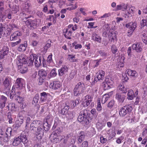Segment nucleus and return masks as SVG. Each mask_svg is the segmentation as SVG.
<instances>
[{
    "label": "nucleus",
    "instance_id": "nucleus-1",
    "mask_svg": "<svg viewBox=\"0 0 147 147\" xmlns=\"http://www.w3.org/2000/svg\"><path fill=\"white\" fill-rule=\"evenodd\" d=\"M42 127H45L42 125L41 121L39 120L34 121L30 125V128L33 130H36L37 128V136L40 137V138L44 135Z\"/></svg>",
    "mask_w": 147,
    "mask_h": 147
},
{
    "label": "nucleus",
    "instance_id": "nucleus-2",
    "mask_svg": "<svg viewBox=\"0 0 147 147\" xmlns=\"http://www.w3.org/2000/svg\"><path fill=\"white\" fill-rule=\"evenodd\" d=\"M34 61L35 66L37 67H39L42 65L41 57L37 56L36 54H32L30 56V59L28 62V66L32 65Z\"/></svg>",
    "mask_w": 147,
    "mask_h": 147
},
{
    "label": "nucleus",
    "instance_id": "nucleus-3",
    "mask_svg": "<svg viewBox=\"0 0 147 147\" xmlns=\"http://www.w3.org/2000/svg\"><path fill=\"white\" fill-rule=\"evenodd\" d=\"M18 60L20 64L18 65V68L20 72L22 74L25 73L28 70L26 59L22 56H19Z\"/></svg>",
    "mask_w": 147,
    "mask_h": 147
},
{
    "label": "nucleus",
    "instance_id": "nucleus-4",
    "mask_svg": "<svg viewBox=\"0 0 147 147\" xmlns=\"http://www.w3.org/2000/svg\"><path fill=\"white\" fill-rule=\"evenodd\" d=\"M132 110L131 106L130 105H126L122 107L119 111V114L121 117H124L126 115L131 112Z\"/></svg>",
    "mask_w": 147,
    "mask_h": 147
},
{
    "label": "nucleus",
    "instance_id": "nucleus-5",
    "mask_svg": "<svg viewBox=\"0 0 147 147\" xmlns=\"http://www.w3.org/2000/svg\"><path fill=\"white\" fill-rule=\"evenodd\" d=\"M25 23L29 28L32 30L36 28L38 25L36 19L33 20L28 19L25 21Z\"/></svg>",
    "mask_w": 147,
    "mask_h": 147
},
{
    "label": "nucleus",
    "instance_id": "nucleus-6",
    "mask_svg": "<svg viewBox=\"0 0 147 147\" xmlns=\"http://www.w3.org/2000/svg\"><path fill=\"white\" fill-rule=\"evenodd\" d=\"M49 87L55 90H60L61 88L62 83L59 81L54 80L50 83Z\"/></svg>",
    "mask_w": 147,
    "mask_h": 147
},
{
    "label": "nucleus",
    "instance_id": "nucleus-7",
    "mask_svg": "<svg viewBox=\"0 0 147 147\" xmlns=\"http://www.w3.org/2000/svg\"><path fill=\"white\" fill-rule=\"evenodd\" d=\"M87 110H84L80 112V114L79 115L78 118V121L80 122H87L88 114L86 113Z\"/></svg>",
    "mask_w": 147,
    "mask_h": 147
},
{
    "label": "nucleus",
    "instance_id": "nucleus-8",
    "mask_svg": "<svg viewBox=\"0 0 147 147\" xmlns=\"http://www.w3.org/2000/svg\"><path fill=\"white\" fill-rule=\"evenodd\" d=\"M10 34L7 28H6L4 25L2 23H0V38L4 36H7Z\"/></svg>",
    "mask_w": 147,
    "mask_h": 147
},
{
    "label": "nucleus",
    "instance_id": "nucleus-9",
    "mask_svg": "<svg viewBox=\"0 0 147 147\" xmlns=\"http://www.w3.org/2000/svg\"><path fill=\"white\" fill-rule=\"evenodd\" d=\"M93 97L90 95H87L85 97L84 101L83 102L82 105L84 107H86L89 105L92 100Z\"/></svg>",
    "mask_w": 147,
    "mask_h": 147
},
{
    "label": "nucleus",
    "instance_id": "nucleus-10",
    "mask_svg": "<svg viewBox=\"0 0 147 147\" xmlns=\"http://www.w3.org/2000/svg\"><path fill=\"white\" fill-rule=\"evenodd\" d=\"M11 84V78L10 77L7 76L5 77L3 82V84L5 88L9 90Z\"/></svg>",
    "mask_w": 147,
    "mask_h": 147
},
{
    "label": "nucleus",
    "instance_id": "nucleus-11",
    "mask_svg": "<svg viewBox=\"0 0 147 147\" xmlns=\"http://www.w3.org/2000/svg\"><path fill=\"white\" fill-rule=\"evenodd\" d=\"M79 99H76L73 100L71 101L70 102L69 105H66L65 106L63 109H65L66 110H68L70 108H74V107L79 103Z\"/></svg>",
    "mask_w": 147,
    "mask_h": 147
},
{
    "label": "nucleus",
    "instance_id": "nucleus-12",
    "mask_svg": "<svg viewBox=\"0 0 147 147\" xmlns=\"http://www.w3.org/2000/svg\"><path fill=\"white\" fill-rule=\"evenodd\" d=\"M22 35L21 33L18 31H16L12 34L10 37L11 41H14L19 39L20 37Z\"/></svg>",
    "mask_w": 147,
    "mask_h": 147
},
{
    "label": "nucleus",
    "instance_id": "nucleus-13",
    "mask_svg": "<svg viewBox=\"0 0 147 147\" xmlns=\"http://www.w3.org/2000/svg\"><path fill=\"white\" fill-rule=\"evenodd\" d=\"M25 81L23 79L21 78H18L15 83V86L17 88H20L24 86L25 85Z\"/></svg>",
    "mask_w": 147,
    "mask_h": 147
},
{
    "label": "nucleus",
    "instance_id": "nucleus-14",
    "mask_svg": "<svg viewBox=\"0 0 147 147\" xmlns=\"http://www.w3.org/2000/svg\"><path fill=\"white\" fill-rule=\"evenodd\" d=\"M7 100V98L4 95H0V108L3 109Z\"/></svg>",
    "mask_w": 147,
    "mask_h": 147
},
{
    "label": "nucleus",
    "instance_id": "nucleus-15",
    "mask_svg": "<svg viewBox=\"0 0 147 147\" xmlns=\"http://www.w3.org/2000/svg\"><path fill=\"white\" fill-rule=\"evenodd\" d=\"M107 34L109 36V41L114 42V40H117L116 34L114 31L111 32L109 31L108 33H107V32H106L105 34L106 35Z\"/></svg>",
    "mask_w": 147,
    "mask_h": 147
},
{
    "label": "nucleus",
    "instance_id": "nucleus-16",
    "mask_svg": "<svg viewBox=\"0 0 147 147\" xmlns=\"http://www.w3.org/2000/svg\"><path fill=\"white\" fill-rule=\"evenodd\" d=\"M9 53V48L6 47H5L3 49L0 51V59H3L4 56L8 55Z\"/></svg>",
    "mask_w": 147,
    "mask_h": 147
},
{
    "label": "nucleus",
    "instance_id": "nucleus-17",
    "mask_svg": "<svg viewBox=\"0 0 147 147\" xmlns=\"http://www.w3.org/2000/svg\"><path fill=\"white\" fill-rule=\"evenodd\" d=\"M125 96L122 93H117L116 95V99L120 103H123L125 100Z\"/></svg>",
    "mask_w": 147,
    "mask_h": 147
},
{
    "label": "nucleus",
    "instance_id": "nucleus-18",
    "mask_svg": "<svg viewBox=\"0 0 147 147\" xmlns=\"http://www.w3.org/2000/svg\"><path fill=\"white\" fill-rule=\"evenodd\" d=\"M92 40L99 43L101 42L102 38L101 36L96 33L92 34Z\"/></svg>",
    "mask_w": 147,
    "mask_h": 147
},
{
    "label": "nucleus",
    "instance_id": "nucleus-19",
    "mask_svg": "<svg viewBox=\"0 0 147 147\" xmlns=\"http://www.w3.org/2000/svg\"><path fill=\"white\" fill-rule=\"evenodd\" d=\"M132 47L133 49L135 50L137 52L140 53L142 50V48L139 43L137 42L134 44L132 45Z\"/></svg>",
    "mask_w": 147,
    "mask_h": 147
},
{
    "label": "nucleus",
    "instance_id": "nucleus-20",
    "mask_svg": "<svg viewBox=\"0 0 147 147\" xmlns=\"http://www.w3.org/2000/svg\"><path fill=\"white\" fill-rule=\"evenodd\" d=\"M63 34L65 37L69 39H71V35L72 32L70 30H69L68 28L65 29L63 31Z\"/></svg>",
    "mask_w": 147,
    "mask_h": 147
},
{
    "label": "nucleus",
    "instance_id": "nucleus-21",
    "mask_svg": "<svg viewBox=\"0 0 147 147\" xmlns=\"http://www.w3.org/2000/svg\"><path fill=\"white\" fill-rule=\"evenodd\" d=\"M126 73L131 77H136L137 76L138 74L135 70L128 69L126 70Z\"/></svg>",
    "mask_w": 147,
    "mask_h": 147
},
{
    "label": "nucleus",
    "instance_id": "nucleus-22",
    "mask_svg": "<svg viewBox=\"0 0 147 147\" xmlns=\"http://www.w3.org/2000/svg\"><path fill=\"white\" fill-rule=\"evenodd\" d=\"M129 8L128 12L126 13V15L127 16V17H130L132 16V14L134 13L135 10L134 7L132 5L128 6L127 8Z\"/></svg>",
    "mask_w": 147,
    "mask_h": 147
},
{
    "label": "nucleus",
    "instance_id": "nucleus-23",
    "mask_svg": "<svg viewBox=\"0 0 147 147\" xmlns=\"http://www.w3.org/2000/svg\"><path fill=\"white\" fill-rule=\"evenodd\" d=\"M105 72L102 70H99L96 74L98 80H102L104 79Z\"/></svg>",
    "mask_w": 147,
    "mask_h": 147
},
{
    "label": "nucleus",
    "instance_id": "nucleus-24",
    "mask_svg": "<svg viewBox=\"0 0 147 147\" xmlns=\"http://www.w3.org/2000/svg\"><path fill=\"white\" fill-rule=\"evenodd\" d=\"M68 70V67L66 66H64L58 70L59 75V76H62L65 73L67 72Z\"/></svg>",
    "mask_w": 147,
    "mask_h": 147
},
{
    "label": "nucleus",
    "instance_id": "nucleus-25",
    "mask_svg": "<svg viewBox=\"0 0 147 147\" xmlns=\"http://www.w3.org/2000/svg\"><path fill=\"white\" fill-rule=\"evenodd\" d=\"M125 27L127 28L129 30H131L134 31L136 27V23H129L126 24Z\"/></svg>",
    "mask_w": 147,
    "mask_h": 147
},
{
    "label": "nucleus",
    "instance_id": "nucleus-26",
    "mask_svg": "<svg viewBox=\"0 0 147 147\" xmlns=\"http://www.w3.org/2000/svg\"><path fill=\"white\" fill-rule=\"evenodd\" d=\"M31 7V4L28 1L25 2V5L23 7L24 11L27 12H30V9Z\"/></svg>",
    "mask_w": 147,
    "mask_h": 147
},
{
    "label": "nucleus",
    "instance_id": "nucleus-27",
    "mask_svg": "<svg viewBox=\"0 0 147 147\" xmlns=\"http://www.w3.org/2000/svg\"><path fill=\"white\" fill-rule=\"evenodd\" d=\"M27 46V42L25 41L23 44H21L20 45L18 48V50L20 52L24 51L26 50Z\"/></svg>",
    "mask_w": 147,
    "mask_h": 147
},
{
    "label": "nucleus",
    "instance_id": "nucleus-28",
    "mask_svg": "<svg viewBox=\"0 0 147 147\" xmlns=\"http://www.w3.org/2000/svg\"><path fill=\"white\" fill-rule=\"evenodd\" d=\"M48 94H49L48 93L47 94L46 92H45L41 93L40 94V101L42 102H46L47 100Z\"/></svg>",
    "mask_w": 147,
    "mask_h": 147
},
{
    "label": "nucleus",
    "instance_id": "nucleus-29",
    "mask_svg": "<svg viewBox=\"0 0 147 147\" xmlns=\"http://www.w3.org/2000/svg\"><path fill=\"white\" fill-rule=\"evenodd\" d=\"M38 75L40 77L45 78L47 75V71L45 70L42 69L38 71Z\"/></svg>",
    "mask_w": 147,
    "mask_h": 147
},
{
    "label": "nucleus",
    "instance_id": "nucleus-30",
    "mask_svg": "<svg viewBox=\"0 0 147 147\" xmlns=\"http://www.w3.org/2000/svg\"><path fill=\"white\" fill-rule=\"evenodd\" d=\"M127 95L128 96L127 99L129 100H132L134 97H135V96H134L133 91L132 90H128Z\"/></svg>",
    "mask_w": 147,
    "mask_h": 147
},
{
    "label": "nucleus",
    "instance_id": "nucleus-31",
    "mask_svg": "<svg viewBox=\"0 0 147 147\" xmlns=\"http://www.w3.org/2000/svg\"><path fill=\"white\" fill-rule=\"evenodd\" d=\"M21 142V140L18 136L14 138L13 141L12 143V144L14 146H17L20 144Z\"/></svg>",
    "mask_w": 147,
    "mask_h": 147
},
{
    "label": "nucleus",
    "instance_id": "nucleus-32",
    "mask_svg": "<svg viewBox=\"0 0 147 147\" xmlns=\"http://www.w3.org/2000/svg\"><path fill=\"white\" fill-rule=\"evenodd\" d=\"M80 135L78 137V141L79 143H81L83 140L84 137V133L83 131H81L80 133Z\"/></svg>",
    "mask_w": 147,
    "mask_h": 147
},
{
    "label": "nucleus",
    "instance_id": "nucleus-33",
    "mask_svg": "<svg viewBox=\"0 0 147 147\" xmlns=\"http://www.w3.org/2000/svg\"><path fill=\"white\" fill-rule=\"evenodd\" d=\"M19 137L21 140V142H22L24 144L28 142L27 138L25 135L21 134Z\"/></svg>",
    "mask_w": 147,
    "mask_h": 147
},
{
    "label": "nucleus",
    "instance_id": "nucleus-34",
    "mask_svg": "<svg viewBox=\"0 0 147 147\" xmlns=\"http://www.w3.org/2000/svg\"><path fill=\"white\" fill-rule=\"evenodd\" d=\"M107 134L108 135V136L107 137L109 140H110L115 137L116 135V133L115 131L113 130H112L111 132H110L108 133L107 132Z\"/></svg>",
    "mask_w": 147,
    "mask_h": 147
},
{
    "label": "nucleus",
    "instance_id": "nucleus-35",
    "mask_svg": "<svg viewBox=\"0 0 147 147\" xmlns=\"http://www.w3.org/2000/svg\"><path fill=\"white\" fill-rule=\"evenodd\" d=\"M110 98L109 94H107L104 95L101 99V102L102 104L105 103Z\"/></svg>",
    "mask_w": 147,
    "mask_h": 147
},
{
    "label": "nucleus",
    "instance_id": "nucleus-36",
    "mask_svg": "<svg viewBox=\"0 0 147 147\" xmlns=\"http://www.w3.org/2000/svg\"><path fill=\"white\" fill-rule=\"evenodd\" d=\"M119 90L121 92V93H126L127 92V89L123 85L120 84L119 87Z\"/></svg>",
    "mask_w": 147,
    "mask_h": 147
},
{
    "label": "nucleus",
    "instance_id": "nucleus-37",
    "mask_svg": "<svg viewBox=\"0 0 147 147\" xmlns=\"http://www.w3.org/2000/svg\"><path fill=\"white\" fill-rule=\"evenodd\" d=\"M8 29V30H9L10 33L11 32L14 28H17V26L15 24L12 23L9 24L7 27Z\"/></svg>",
    "mask_w": 147,
    "mask_h": 147
},
{
    "label": "nucleus",
    "instance_id": "nucleus-38",
    "mask_svg": "<svg viewBox=\"0 0 147 147\" xmlns=\"http://www.w3.org/2000/svg\"><path fill=\"white\" fill-rule=\"evenodd\" d=\"M47 20L50 22H52L54 24L56 22V18L53 15L49 16Z\"/></svg>",
    "mask_w": 147,
    "mask_h": 147
},
{
    "label": "nucleus",
    "instance_id": "nucleus-39",
    "mask_svg": "<svg viewBox=\"0 0 147 147\" xmlns=\"http://www.w3.org/2000/svg\"><path fill=\"white\" fill-rule=\"evenodd\" d=\"M7 107L9 109H10L11 111H15L16 110V107L15 103H10Z\"/></svg>",
    "mask_w": 147,
    "mask_h": 147
},
{
    "label": "nucleus",
    "instance_id": "nucleus-40",
    "mask_svg": "<svg viewBox=\"0 0 147 147\" xmlns=\"http://www.w3.org/2000/svg\"><path fill=\"white\" fill-rule=\"evenodd\" d=\"M52 136H53L51 138L53 142L57 143L58 141V138H57V134L56 132H54L52 134Z\"/></svg>",
    "mask_w": 147,
    "mask_h": 147
},
{
    "label": "nucleus",
    "instance_id": "nucleus-41",
    "mask_svg": "<svg viewBox=\"0 0 147 147\" xmlns=\"http://www.w3.org/2000/svg\"><path fill=\"white\" fill-rule=\"evenodd\" d=\"M100 98H98L97 100V105L96 107V110L99 112H100L102 110V107L100 103Z\"/></svg>",
    "mask_w": 147,
    "mask_h": 147
},
{
    "label": "nucleus",
    "instance_id": "nucleus-42",
    "mask_svg": "<svg viewBox=\"0 0 147 147\" xmlns=\"http://www.w3.org/2000/svg\"><path fill=\"white\" fill-rule=\"evenodd\" d=\"M68 28L69 29H70V30H72V31H74L78 29L77 25L76 24L73 25L72 24H70L68 26Z\"/></svg>",
    "mask_w": 147,
    "mask_h": 147
},
{
    "label": "nucleus",
    "instance_id": "nucleus-43",
    "mask_svg": "<svg viewBox=\"0 0 147 147\" xmlns=\"http://www.w3.org/2000/svg\"><path fill=\"white\" fill-rule=\"evenodd\" d=\"M74 88H76L78 90L82 92L83 89V86L82 85V84L81 82H78L77 84L76 85Z\"/></svg>",
    "mask_w": 147,
    "mask_h": 147
},
{
    "label": "nucleus",
    "instance_id": "nucleus-44",
    "mask_svg": "<svg viewBox=\"0 0 147 147\" xmlns=\"http://www.w3.org/2000/svg\"><path fill=\"white\" fill-rule=\"evenodd\" d=\"M12 132V129L11 127H8L6 131L5 136L7 137H10L11 135V133Z\"/></svg>",
    "mask_w": 147,
    "mask_h": 147
},
{
    "label": "nucleus",
    "instance_id": "nucleus-45",
    "mask_svg": "<svg viewBox=\"0 0 147 147\" xmlns=\"http://www.w3.org/2000/svg\"><path fill=\"white\" fill-rule=\"evenodd\" d=\"M111 51L112 53L115 54L117 52L118 49L116 46L115 45H113L111 47Z\"/></svg>",
    "mask_w": 147,
    "mask_h": 147
},
{
    "label": "nucleus",
    "instance_id": "nucleus-46",
    "mask_svg": "<svg viewBox=\"0 0 147 147\" xmlns=\"http://www.w3.org/2000/svg\"><path fill=\"white\" fill-rule=\"evenodd\" d=\"M90 113L92 115L93 117L95 118H96L98 115V113L95 109H92L90 111Z\"/></svg>",
    "mask_w": 147,
    "mask_h": 147
},
{
    "label": "nucleus",
    "instance_id": "nucleus-47",
    "mask_svg": "<svg viewBox=\"0 0 147 147\" xmlns=\"http://www.w3.org/2000/svg\"><path fill=\"white\" fill-rule=\"evenodd\" d=\"M51 40H49L47 42V43L46 44V45L44 47V49L47 51V49L49 48L51 45Z\"/></svg>",
    "mask_w": 147,
    "mask_h": 147
},
{
    "label": "nucleus",
    "instance_id": "nucleus-48",
    "mask_svg": "<svg viewBox=\"0 0 147 147\" xmlns=\"http://www.w3.org/2000/svg\"><path fill=\"white\" fill-rule=\"evenodd\" d=\"M24 11H22V12L20 14V16L22 18V19L23 20H27V19L30 18L31 16H30L26 17V14L24 12Z\"/></svg>",
    "mask_w": 147,
    "mask_h": 147
},
{
    "label": "nucleus",
    "instance_id": "nucleus-49",
    "mask_svg": "<svg viewBox=\"0 0 147 147\" xmlns=\"http://www.w3.org/2000/svg\"><path fill=\"white\" fill-rule=\"evenodd\" d=\"M75 55H68V57L69 60L71 62H76L77 60L76 59H74L75 58Z\"/></svg>",
    "mask_w": 147,
    "mask_h": 147
},
{
    "label": "nucleus",
    "instance_id": "nucleus-50",
    "mask_svg": "<svg viewBox=\"0 0 147 147\" xmlns=\"http://www.w3.org/2000/svg\"><path fill=\"white\" fill-rule=\"evenodd\" d=\"M16 97V100L19 103H21L24 101V97H20L18 95H17Z\"/></svg>",
    "mask_w": 147,
    "mask_h": 147
},
{
    "label": "nucleus",
    "instance_id": "nucleus-51",
    "mask_svg": "<svg viewBox=\"0 0 147 147\" xmlns=\"http://www.w3.org/2000/svg\"><path fill=\"white\" fill-rule=\"evenodd\" d=\"M115 104V101L114 100H111L110 102H109L107 105V107L110 109H111Z\"/></svg>",
    "mask_w": 147,
    "mask_h": 147
},
{
    "label": "nucleus",
    "instance_id": "nucleus-52",
    "mask_svg": "<svg viewBox=\"0 0 147 147\" xmlns=\"http://www.w3.org/2000/svg\"><path fill=\"white\" fill-rule=\"evenodd\" d=\"M37 16L40 18L43 19H45V16L43 13L41 11H38L37 13Z\"/></svg>",
    "mask_w": 147,
    "mask_h": 147
},
{
    "label": "nucleus",
    "instance_id": "nucleus-53",
    "mask_svg": "<svg viewBox=\"0 0 147 147\" xmlns=\"http://www.w3.org/2000/svg\"><path fill=\"white\" fill-rule=\"evenodd\" d=\"M89 132L90 135L91 136H93L94 135H95L96 133L95 129L94 127L91 128Z\"/></svg>",
    "mask_w": 147,
    "mask_h": 147
},
{
    "label": "nucleus",
    "instance_id": "nucleus-54",
    "mask_svg": "<svg viewBox=\"0 0 147 147\" xmlns=\"http://www.w3.org/2000/svg\"><path fill=\"white\" fill-rule=\"evenodd\" d=\"M141 135V136H146L145 138H146V137H147V127L143 129Z\"/></svg>",
    "mask_w": 147,
    "mask_h": 147
},
{
    "label": "nucleus",
    "instance_id": "nucleus-55",
    "mask_svg": "<svg viewBox=\"0 0 147 147\" xmlns=\"http://www.w3.org/2000/svg\"><path fill=\"white\" fill-rule=\"evenodd\" d=\"M56 68H54L50 72V75L51 77H54L57 75V73L56 71Z\"/></svg>",
    "mask_w": 147,
    "mask_h": 147
},
{
    "label": "nucleus",
    "instance_id": "nucleus-56",
    "mask_svg": "<svg viewBox=\"0 0 147 147\" xmlns=\"http://www.w3.org/2000/svg\"><path fill=\"white\" fill-rule=\"evenodd\" d=\"M39 96L38 94H36L33 98V102H34V103H37L39 100Z\"/></svg>",
    "mask_w": 147,
    "mask_h": 147
},
{
    "label": "nucleus",
    "instance_id": "nucleus-57",
    "mask_svg": "<svg viewBox=\"0 0 147 147\" xmlns=\"http://www.w3.org/2000/svg\"><path fill=\"white\" fill-rule=\"evenodd\" d=\"M147 20L146 19H143L140 22V25L142 27H143L147 25Z\"/></svg>",
    "mask_w": 147,
    "mask_h": 147
},
{
    "label": "nucleus",
    "instance_id": "nucleus-58",
    "mask_svg": "<svg viewBox=\"0 0 147 147\" xmlns=\"http://www.w3.org/2000/svg\"><path fill=\"white\" fill-rule=\"evenodd\" d=\"M103 84L102 86L105 90H108L111 88L110 85L105 82H103Z\"/></svg>",
    "mask_w": 147,
    "mask_h": 147
},
{
    "label": "nucleus",
    "instance_id": "nucleus-59",
    "mask_svg": "<svg viewBox=\"0 0 147 147\" xmlns=\"http://www.w3.org/2000/svg\"><path fill=\"white\" fill-rule=\"evenodd\" d=\"M81 91L78 90L76 88H74V94L75 96H79L81 93Z\"/></svg>",
    "mask_w": 147,
    "mask_h": 147
},
{
    "label": "nucleus",
    "instance_id": "nucleus-60",
    "mask_svg": "<svg viewBox=\"0 0 147 147\" xmlns=\"http://www.w3.org/2000/svg\"><path fill=\"white\" fill-rule=\"evenodd\" d=\"M96 126L98 130H101L103 127V126L100 123H97L96 124Z\"/></svg>",
    "mask_w": 147,
    "mask_h": 147
},
{
    "label": "nucleus",
    "instance_id": "nucleus-61",
    "mask_svg": "<svg viewBox=\"0 0 147 147\" xmlns=\"http://www.w3.org/2000/svg\"><path fill=\"white\" fill-rule=\"evenodd\" d=\"M100 142L102 144L105 143L107 141L106 138H104L102 135H101L100 138Z\"/></svg>",
    "mask_w": 147,
    "mask_h": 147
},
{
    "label": "nucleus",
    "instance_id": "nucleus-62",
    "mask_svg": "<svg viewBox=\"0 0 147 147\" xmlns=\"http://www.w3.org/2000/svg\"><path fill=\"white\" fill-rule=\"evenodd\" d=\"M124 137L123 136H121L117 138L116 141V142L118 144H121L123 140L124 139Z\"/></svg>",
    "mask_w": 147,
    "mask_h": 147
},
{
    "label": "nucleus",
    "instance_id": "nucleus-63",
    "mask_svg": "<svg viewBox=\"0 0 147 147\" xmlns=\"http://www.w3.org/2000/svg\"><path fill=\"white\" fill-rule=\"evenodd\" d=\"M45 79V78L39 77L38 80V84L39 85H41L44 82Z\"/></svg>",
    "mask_w": 147,
    "mask_h": 147
},
{
    "label": "nucleus",
    "instance_id": "nucleus-64",
    "mask_svg": "<svg viewBox=\"0 0 147 147\" xmlns=\"http://www.w3.org/2000/svg\"><path fill=\"white\" fill-rule=\"evenodd\" d=\"M78 6H77V5L76 4V3H75V5L74 6H72L70 7H69L67 8L66 9V11L67 10H68L69 11H71L72 10H74L76 9L77 7Z\"/></svg>",
    "mask_w": 147,
    "mask_h": 147
}]
</instances>
